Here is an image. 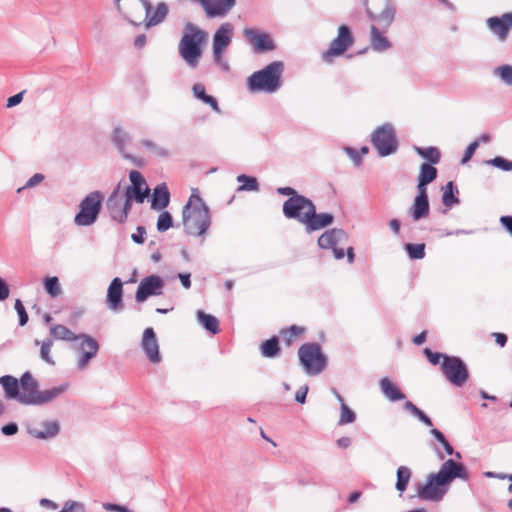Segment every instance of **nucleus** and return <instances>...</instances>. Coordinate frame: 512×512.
<instances>
[{"label":"nucleus","instance_id":"6","mask_svg":"<svg viewBox=\"0 0 512 512\" xmlns=\"http://www.w3.org/2000/svg\"><path fill=\"white\" fill-rule=\"evenodd\" d=\"M299 361L309 375L320 374L327 365V358L318 343H305L298 350Z\"/></svg>","mask_w":512,"mask_h":512},{"label":"nucleus","instance_id":"3","mask_svg":"<svg viewBox=\"0 0 512 512\" xmlns=\"http://www.w3.org/2000/svg\"><path fill=\"white\" fill-rule=\"evenodd\" d=\"M184 230L188 235L201 236L209 229L211 220L208 206L203 199L192 194L182 211Z\"/></svg>","mask_w":512,"mask_h":512},{"label":"nucleus","instance_id":"36","mask_svg":"<svg viewBox=\"0 0 512 512\" xmlns=\"http://www.w3.org/2000/svg\"><path fill=\"white\" fill-rule=\"evenodd\" d=\"M35 345H40V341L39 340H35L34 341ZM53 346V340L52 339H47V340H44L43 342H41V346H40V358L45 362L47 363L48 365L50 366H55V361L54 359L52 358L51 356V348Z\"/></svg>","mask_w":512,"mask_h":512},{"label":"nucleus","instance_id":"18","mask_svg":"<svg viewBox=\"0 0 512 512\" xmlns=\"http://www.w3.org/2000/svg\"><path fill=\"white\" fill-rule=\"evenodd\" d=\"M80 341L77 369L83 371L88 367L90 361L97 356L99 344L93 337L84 333L80 334Z\"/></svg>","mask_w":512,"mask_h":512},{"label":"nucleus","instance_id":"58","mask_svg":"<svg viewBox=\"0 0 512 512\" xmlns=\"http://www.w3.org/2000/svg\"><path fill=\"white\" fill-rule=\"evenodd\" d=\"M427 185H428V183L418 180V184H417V192L418 193L415 198L428 199Z\"/></svg>","mask_w":512,"mask_h":512},{"label":"nucleus","instance_id":"61","mask_svg":"<svg viewBox=\"0 0 512 512\" xmlns=\"http://www.w3.org/2000/svg\"><path fill=\"white\" fill-rule=\"evenodd\" d=\"M345 151L348 154V156L352 159V161L355 163V165L358 166L361 164V155L359 151L351 147L345 148Z\"/></svg>","mask_w":512,"mask_h":512},{"label":"nucleus","instance_id":"44","mask_svg":"<svg viewBox=\"0 0 512 512\" xmlns=\"http://www.w3.org/2000/svg\"><path fill=\"white\" fill-rule=\"evenodd\" d=\"M44 286L46 292L51 297H57L61 293L60 283L57 277H47L44 280Z\"/></svg>","mask_w":512,"mask_h":512},{"label":"nucleus","instance_id":"11","mask_svg":"<svg viewBox=\"0 0 512 512\" xmlns=\"http://www.w3.org/2000/svg\"><path fill=\"white\" fill-rule=\"evenodd\" d=\"M371 142L380 157L394 154L398 149V141L394 127L390 123L379 126L371 136Z\"/></svg>","mask_w":512,"mask_h":512},{"label":"nucleus","instance_id":"60","mask_svg":"<svg viewBox=\"0 0 512 512\" xmlns=\"http://www.w3.org/2000/svg\"><path fill=\"white\" fill-rule=\"evenodd\" d=\"M201 101L208 104L215 112H220L218 102L213 96L205 94Z\"/></svg>","mask_w":512,"mask_h":512},{"label":"nucleus","instance_id":"48","mask_svg":"<svg viewBox=\"0 0 512 512\" xmlns=\"http://www.w3.org/2000/svg\"><path fill=\"white\" fill-rule=\"evenodd\" d=\"M356 419V414L354 411H352L346 403H342L341 406V414L338 424L339 425H345L348 423H353Z\"/></svg>","mask_w":512,"mask_h":512},{"label":"nucleus","instance_id":"57","mask_svg":"<svg viewBox=\"0 0 512 512\" xmlns=\"http://www.w3.org/2000/svg\"><path fill=\"white\" fill-rule=\"evenodd\" d=\"M1 432L6 436L15 435L18 432V425L14 422L8 423L2 426Z\"/></svg>","mask_w":512,"mask_h":512},{"label":"nucleus","instance_id":"41","mask_svg":"<svg viewBox=\"0 0 512 512\" xmlns=\"http://www.w3.org/2000/svg\"><path fill=\"white\" fill-rule=\"evenodd\" d=\"M493 75L500 78L507 86H512V65L504 64L496 67Z\"/></svg>","mask_w":512,"mask_h":512},{"label":"nucleus","instance_id":"1","mask_svg":"<svg viewBox=\"0 0 512 512\" xmlns=\"http://www.w3.org/2000/svg\"><path fill=\"white\" fill-rule=\"evenodd\" d=\"M456 478L467 481L469 473L462 463L448 459L437 473L428 475L426 484L418 485L417 495L424 501L439 502L448 492L449 484Z\"/></svg>","mask_w":512,"mask_h":512},{"label":"nucleus","instance_id":"47","mask_svg":"<svg viewBox=\"0 0 512 512\" xmlns=\"http://www.w3.org/2000/svg\"><path fill=\"white\" fill-rule=\"evenodd\" d=\"M173 226V218L168 211H163L157 221V230L159 232H165Z\"/></svg>","mask_w":512,"mask_h":512},{"label":"nucleus","instance_id":"12","mask_svg":"<svg viewBox=\"0 0 512 512\" xmlns=\"http://www.w3.org/2000/svg\"><path fill=\"white\" fill-rule=\"evenodd\" d=\"M441 371L445 378L456 387H462L469 379L467 365L457 356H444Z\"/></svg>","mask_w":512,"mask_h":512},{"label":"nucleus","instance_id":"13","mask_svg":"<svg viewBox=\"0 0 512 512\" xmlns=\"http://www.w3.org/2000/svg\"><path fill=\"white\" fill-rule=\"evenodd\" d=\"M354 42L351 30L346 25L338 28L337 37L331 42L328 50L322 55V60L326 63L332 61V57L342 55Z\"/></svg>","mask_w":512,"mask_h":512},{"label":"nucleus","instance_id":"26","mask_svg":"<svg viewBox=\"0 0 512 512\" xmlns=\"http://www.w3.org/2000/svg\"><path fill=\"white\" fill-rule=\"evenodd\" d=\"M381 27L371 25L370 27V46L376 52H384L392 47V43L385 36V33Z\"/></svg>","mask_w":512,"mask_h":512},{"label":"nucleus","instance_id":"62","mask_svg":"<svg viewBox=\"0 0 512 512\" xmlns=\"http://www.w3.org/2000/svg\"><path fill=\"white\" fill-rule=\"evenodd\" d=\"M9 286L7 283L0 277V301H4L9 297Z\"/></svg>","mask_w":512,"mask_h":512},{"label":"nucleus","instance_id":"5","mask_svg":"<svg viewBox=\"0 0 512 512\" xmlns=\"http://www.w3.org/2000/svg\"><path fill=\"white\" fill-rule=\"evenodd\" d=\"M22 394L28 397L31 402H24V405H43L59 397L68 389V384H62L44 391L38 390V382L30 372H25L18 381Z\"/></svg>","mask_w":512,"mask_h":512},{"label":"nucleus","instance_id":"51","mask_svg":"<svg viewBox=\"0 0 512 512\" xmlns=\"http://www.w3.org/2000/svg\"><path fill=\"white\" fill-rule=\"evenodd\" d=\"M15 310L18 314V317H19V325L20 326H24L27 324L28 322V314L26 312V309L22 303V301L20 299H17L15 301Z\"/></svg>","mask_w":512,"mask_h":512},{"label":"nucleus","instance_id":"35","mask_svg":"<svg viewBox=\"0 0 512 512\" xmlns=\"http://www.w3.org/2000/svg\"><path fill=\"white\" fill-rule=\"evenodd\" d=\"M280 352L279 341L276 336L266 340L261 345V354L267 358H274Z\"/></svg>","mask_w":512,"mask_h":512},{"label":"nucleus","instance_id":"17","mask_svg":"<svg viewBox=\"0 0 512 512\" xmlns=\"http://www.w3.org/2000/svg\"><path fill=\"white\" fill-rule=\"evenodd\" d=\"M131 185L126 188L125 199L132 204V201L143 203L145 198L149 195L150 189L142 174L137 170H132L129 173Z\"/></svg>","mask_w":512,"mask_h":512},{"label":"nucleus","instance_id":"50","mask_svg":"<svg viewBox=\"0 0 512 512\" xmlns=\"http://www.w3.org/2000/svg\"><path fill=\"white\" fill-rule=\"evenodd\" d=\"M141 144L148 148V149H151L154 151V153L159 156V157H168L169 156V152L163 148V147H160L158 145H156L154 142H152L151 140H142L141 141Z\"/></svg>","mask_w":512,"mask_h":512},{"label":"nucleus","instance_id":"64","mask_svg":"<svg viewBox=\"0 0 512 512\" xmlns=\"http://www.w3.org/2000/svg\"><path fill=\"white\" fill-rule=\"evenodd\" d=\"M23 94H24V91L9 97L7 100V107L11 108V107L18 105L23 99Z\"/></svg>","mask_w":512,"mask_h":512},{"label":"nucleus","instance_id":"59","mask_svg":"<svg viewBox=\"0 0 512 512\" xmlns=\"http://www.w3.org/2000/svg\"><path fill=\"white\" fill-rule=\"evenodd\" d=\"M307 393H308V386L307 385H304L302 387H300L297 391H296V394H295V400L300 403V404H304L305 401H306V396H307Z\"/></svg>","mask_w":512,"mask_h":512},{"label":"nucleus","instance_id":"46","mask_svg":"<svg viewBox=\"0 0 512 512\" xmlns=\"http://www.w3.org/2000/svg\"><path fill=\"white\" fill-rule=\"evenodd\" d=\"M431 435L442 445L445 452L448 455H452L454 453V449L449 441L446 439L445 435L437 428H432L430 430Z\"/></svg>","mask_w":512,"mask_h":512},{"label":"nucleus","instance_id":"10","mask_svg":"<svg viewBox=\"0 0 512 512\" xmlns=\"http://www.w3.org/2000/svg\"><path fill=\"white\" fill-rule=\"evenodd\" d=\"M234 33L233 25L229 22L222 23L213 35V59L214 62L223 70L229 71L230 66L224 59L223 54L226 48L231 44Z\"/></svg>","mask_w":512,"mask_h":512},{"label":"nucleus","instance_id":"33","mask_svg":"<svg viewBox=\"0 0 512 512\" xmlns=\"http://www.w3.org/2000/svg\"><path fill=\"white\" fill-rule=\"evenodd\" d=\"M197 319L198 322L210 333L217 334L219 332V321L215 316L207 314L202 310H198Z\"/></svg>","mask_w":512,"mask_h":512},{"label":"nucleus","instance_id":"4","mask_svg":"<svg viewBox=\"0 0 512 512\" xmlns=\"http://www.w3.org/2000/svg\"><path fill=\"white\" fill-rule=\"evenodd\" d=\"M284 64L273 61L261 70L252 73L247 79V88L250 92L274 93L282 86V73Z\"/></svg>","mask_w":512,"mask_h":512},{"label":"nucleus","instance_id":"9","mask_svg":"<svg viewBox=\"0 0 512 512\" xmlns=\"http://www.w3.org/2000/svg\"><path fill=\"white\" fill-rule=\"evenodd\" d=\"M103 195L99 191L89 193L79 204V212L74 222L78 226H90L94 224L102 208Z\"/></svg>","mask_w":512,"mask_h":512},{"label":"nucleus","instance_id":"29","mask_svg":"<svg viewBox=\"0 0 512 512\" xmlns=\"http://www.w3.org/2000/svg\"><path fill=\"white\" fill-rule=\"evenodd\" d=\"M380 390L391 402L400 401L406 398L405 394L389 378L384 377L379 381Z\"/></svg>","mask_w":512,"mask_h":512},{"label":"nucleus","instance_id":"22","mask_svg":"<svg viewBox=\"0 0 512 512\" xmlns=\"http://www.w3.org/2000/svg\"><path fill=\"white\" fill-rule=\"evenodd\" d=\"M123 282L120 278H114L107 290V306L113 311H121L123 309Z\"/></svg>","mask_w":512,"mask_h":512},{"label":"nucleus","instance_id":"25","mask_svg":"<svg viewBox=\"0 0 512 512\" xmlns=\"http://www.w3.org/2000/svg\"><path fill=\"white\" fill-rule=\"evenodd\" d=\"M0 384L3 386L5 391V397L7 399H15L20 404L24 405V402H31V400L21 393L19 389L18 380L11 376L5 375L0 377Z\"/></svg>","mask_w":512,"mask_h":512},{"label":"nucleus","instance_id":"23","mask_svg":"<svg viewBox=\"0 0 512 512\" xmlns=\"http://www.w3.org/2000/svg\"><path fill=\"white\" fill-rule=\"evenodd\" d=\"M348 241V235L343 229L333 228L325 231L318 239V245L322 249L344 245Z\"/></svg>","mask_w":512,"mask_h":512},{"label":"nucleus","instance_id":"40","mask_svg":"<svg viewBox=\"0 0 512 512\" xmlns=\"http://www.w3.org/2000/svg\"><path fill=\"white\" fill-rule=\"evenodd\" d=\"M237 181L241 183L238 191H258L259 184L255 177L241 174L237 177Z\"/></svg>","mask_w":512,"mask_h":512},{"label":"nucleus","instance_id":"53","mask_svg":"<svg viewBox=\"0 0 512 512\" xmlns=\"http://www.w3.org/2000/svg\"><path fill=\"white\" fill-rule=\"evenodd\" d=\"M424 353L425 355L427 356L429 362L432 364V365H438L440 364V360L443 359L444 360V356H448L447 354H442V353H438V352H433L431 351L429 348H425L424 349Z\"/></svg>","mask_w":512,"mask_h":512},{"label":"nucleus","instance_id":"63","mask_svg":"<svg viewBox=\"0 0 512 512\" xmlns=\"http://www.w3.org/2000/svg\"><path fill=\"white\" fill-rule=\"evenodd\" d=\"M192 91L195 98L199 100H201L206 94L205 87L200 83L194 84L192 87Z\"/></svg>","mask_w":512,"mask_h":512},{"label":"nucleus","instance_id":"30","mask_svg":"<svg viewBox=\"0 0 512 512\" xmlns=\"http://www.w3.org/2000/svg\"><path fill=\"white\" fill-rule=\"evenodd\" d=\"M487 26L490 31L498 37L500 41L506 40L508 36V25L507 21L504 19V15L502 17H490L487 19Z\"/></svg>","mask_w":512,"mask_h":512},{"label":"nucleus","instance_id":"54","mask_svg":"<svg viewBox=\"0 0 512 512\" xmlns=\"http://www.w3.org/2000/svg\"><path fill=\"white\" fill-rule=\"evenodd\" d=\"M43 179L44 175H42L41 173H36L26 182V184L23 187L19 188L17 192L20 193L25 188H32L41 183Z\"/></svg>","mask_w":512,"mask_h":512},{"label":"nucleus","instance_id":"21","mask_svg":"<svg viewBox=\"0 0 512 512\" xmlns=\"http://www.w3.org/2000/svg\"><path fill=\"white\" fill-rule=\"evenodd\" d=\"M141 345L150 362L159 363L161 361L159 344L153 328L149 327L144 330Z\"/></svg>","mask_w":512,"mask_h":512},{"label":"nucleus","instance_id":"31","mask_svg":"<svg viewBox=\"0 0 512 512\" xmlns=\"http://www.w3.org/2000/svg\"><path fill=\"white\" fill-rule=\"evenodd\" d=\"M409 213L414 221L428 217L430 213L429 199L414 198Z\"/></svg>","mask_w":512,"mask_h":512},{"label":"nucleus","instance_id":"16","mask_svg":"<svg viewBox=\"0 0 512 512\" xmlns=\"http://www.w3.org/2000/svg\"><path fill=\"white\" fill-rule=\"evenodd\" d=\"M119 189L120 187L118 186L111 193V195L107 199L106 206L110 217L115 222L122 224L126 222L132 204L128 202L125 198L123 199L119 195Z\"/></svg>","mask_w":512,"mask_h":512},{"label":"nucleus","instance_id":"39","mask_svg":"<svg viewBox=\"0 0 512 512\" xmlns=\"http://www.w3.org/2000/svg\"><path fill=\"white\" fill-rule=\"evenodd\" d=\"M437 178V169L429 163L420 166L418 180L430 184Z\"/></svg>","mask_w":512,"mask_h":512},{"label":"nucleus","instance_id":"45","mask_svg":"<svg viewBox=\"0 0 512 512\" xmlns=\"http://www.w3.org/2000/svg\"><path fill=\"white\" fill-rule=\"evenodd\" d=\"M453 182H448L445 186L443 195H442V202L445 206L451 207L455 204L459 203V199L454 195L453 193Z\"/></svg>","mask_w":512,"mask_h":512},{"label":"nucleus","instance_id":"15","mask_svg":"<svg viewBox=\"0 0 512 512\" xmlns=\"http://www.w3.org/2000/svg\"><path fill=\"white\" fill-rule=\"evenodd\" d=\"M243 36L252 46L254 53H265L276 49V44L270 34L256 28H245Z\"/></svg>","mask_w":512,"mask_h":512},{"label":"nucleus","instance_id":"14","mask_svg":"<svg viewBox=\"0 0 512 512\" xmlns=\"http://www.w3.org/2000/svg\"><path fill=\"white\" fill-rule=\"evenodd\" d=\"M140 5L144 8L146 14V26L153 27L163 22L168 14V6L164 2L157 4L155 11L149 0H131L128 7L139 9Z\"/></svg>","mask_w":512,"mask_h":512},{"label":"nucleus","instance_id":"42","mask_svg":"<svg viewBox=\"0 0 512 512\" xmlns=\"http://www.w3.org/2000/svg\"><path fill=\"white\" fill-rule=\"evenodd\" d=\"M416 151L421 157L427 159L431 165L437 164L440 162L441 155H440L438 148H436V147H427V148H418L417 147Z\"/></svg>","mask_w":512,"mask_h":512},{"label":"nucleus","instance_id":"34","mask_svg":"<svg viewBox=\"0 0 512 512\" xmlns=\"http://www.w3.org/2000/svg\"><path fill=\"white\" fill-rule=\"evenodd\" d=\"M112 140L124 158L132 159V156L125 153L124 151L125 144L130 141V136L127 132H125L120 127L115 128L113 131Z\"/></svg>","mask_w":512,"mask_h":512},{"label":"nucleus","instance_id":"49","mask_svg":"<svg viewBox=\"0 0 512 512\" xmlns=\"http://www.w3.org/2000/svg\"><path fill=\"white\" fill-rule=\"evenodd\" d=\"M487 164L499 168L503 171H512V161L507 160L501 156H497L493 159L487 160Z\"/></svg>","mask_w":512,"mask_h":512},{"label":"nucleus","instance_id":"43","mask_svg":"<svg viewBox=\"0 0 512 512\" xmlns=\"http://www.w3.org/2000/svg\"><path fill=\"white\" fill-rule=\"evenodd\" d=\"M405 251L408 253L409 257L413 260H420L425 257V244L424 243H407L405 245Z\"/></svg>","mask_w":512,"mask_h":512},{"label":"nucleus","instance_id":"24","mask_svg":"<svg viewBox=\"0 0 512 512\" xmlns=\"http://www.w3.org/2000/svg\"><path fill=\"white\" fill-rule=\"evenodd\" d=\"M236 4V0H202L208 17L225 16Z\"/></svg>","mask_w":512,"mask_h":512},{"label":"nucleus","instance_id":"55","mask_svg":"<svg viewBox=\"0 0 512 512\" xmlns=\"http://www.w3.org/2000/svg\"><path fill=\"white\" fill-rule=\"evenodd\" d=\"M146 229L143 226H138L136 232L132 234V240L137 244H143L145 241Z\"/></svg>","mask_w":512,"mask_h":512},{"label":"nucleus","instance_id":"8","mask_svg":"<svg viewBox=\"0 0 512 512\" xmlns=\"http://www.w3.org/2000/svg\"><path fill=\"white\" fill-rule=\"evenodd\" d=\"M366 11L372 25L381 27L384 31H388L396 15L392 0H371L366 5Z\"/></svg>","mask_w":512,"mask_h":512},{"label":"nucleus","instance_id":"56","mask_svg":"<svg viewBox=\"0 0 512 512\" xmlns=\"http://www.w3.org/2000/svg\"><path fill=\"white\" fill-rule=\"evenodd\" d=\"M75 509H78V510H81L82 512L84 511V506L82 503L80 502H75V501H67L62 510L59 511V512H72L73 510Z\"/></svg>","mask_w":512,"mask_h":512},{"label":"nucleus","instance_id":"19","mask_svg":"<svg viewBox=\"0 0 512 512\" xmlns=\"http://www.w3.org/2000/svg\"><path fill=\"white\" fill-rule=\"evenodd\" d=\"M277 192L281 195L290 196L283 203V214L288 219H293L294 217H299V211L303 209L304 204L300 203V199L310 200L309 198L300 195L297 193L295 189L292 187H280L277 189Z\"/></svg>","mask_w":512,"mask_h":512},{"label":"nucleus","instance_id":"32","mask_svg":"<svg viewBox=\"0 0 512 512\" xmlns=\"http://www.w3.org/2000/svg\"><path fill=\"white\" fill-rule=\"evenodd\" d=\"M50 336L56 340L64 341H78L80 340V334L76 335L69 328L64 325L57 324L52 325L49 330Z\"/></svg>","mask_w":512,"mask_h":512},{"label":"nucleus","instance_id":"38","mask_svg":"<svg viewBox=\"0 0 512 512\" xmlns=\"http://www.w3.org/2000/svg\"><path fill=\"white\" fill-rule=\"evenodd\" d=\"M302 333H304V328L297 325H292L291 327L282 329L280 331V335L282 336L287 346L292 345L295 339Z\"/></svg>","mask_w":512,"mask_h":512},{"label":"nucleus","instance_id":"37","mask_svg":"<svg viewBox=\"0 0 512 512\" xmlns=\"http://www.w3.org/2000/svg\"><path fill=\"white\" fill-rule=\"evenodd\" d=\"M397 481H396V489L400 492L406 490L407 485L411 479L412 472L406 466H400L397 469Z\"/></svg>","mask_w":512,"mask_h":512},{"label":"nucleus","instance_id":"28","mask_svg":"<svg viewBox=\"0 0 512 512\" xmlns=\"http://www.w3.org/2000/svg\"><path fill=\"white\" fill-rule=\"evenodd\" d=\"M170 192L165 183L157 185L152 193L151 208L162 210L169 205Z\"/></svg>","mask_w":512,"mask_h":512},{"label":"nucleus","instance_id":"27","mask_svg":"<svg viewBox=\"0 0 512 512\" xmlns=\"http://www.w3.org/2000/svg\"><path fill=\"white\" fill-rule=\"evenodd\" d=\"M42 426V430L36 427H28L27 432L37 439H49L55 437L60 431L58 421H45Z\"/></svg>","mask_w":512,"mask_h":512},{"label":"nucleus","instance_id":"52","mask_svg":"<svg viewBox=\"0 0 512 512\" xmlns=\"http://www.w3.org/2000/svg\"><path fill=\"white\" fill-rule=\"evenodd\" d=\"M478 147H479V140H475V141L471 142L467 146V148H466V150H465V152L463 154V157L461 159V163L462 164L467 163L473 157V155H474V153H475V151H476V149Z\"/></svg>","mask_w":512,"mask_h":512},{"label":"nucleus","instance_id":"7","mask_svg":"<svg viewBox=\"0 0 512 512\" xmlns=\"http://www.w3.org/2000/svg\"><path fill=\"white\" fill-rule=\"evenodd\" d=\"M300 203L304 204L303 209L299 211V217H294L299 223L305 225L307 232L320 230L331 225L334 216L330 213H317L316 207L311 200L300 199Z\"/></svg>","mask_w":512,"mask_h":512},{"label":"nucleus","instance_id":"2","mask_svg":"<svg viewBox=\"0 0 512 512\" xmlns=\"http://www.w3.org/2000/svg\"><path fill=\"white\" fill-rule=\"evenodd\" d=\"M208 40V33L192 22L184 25V34L180 39L178 51L182 59L191 69L199 65L203 54V45Z\"/></svg>","mask_w":512,"mask_h":512},{"label":"nucleus","instance_id":"20","mask_svg":"<svg viewBox=\"0 0 512 512\" xmlns=\"http://www.w3.org/2000/svg\"><path fill=\"white\" fill-rule=\"evenodd\" d=\"M164 282L157 275H150L143 278L136 290L135 298L137 302H144L150 296L162 294Z\"/></svg>","mask_w":512,"mask_h":512}]
</instances>
